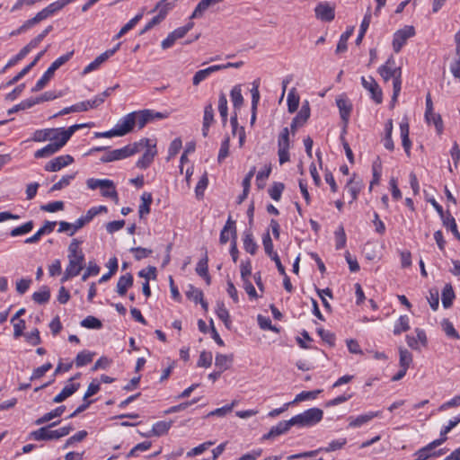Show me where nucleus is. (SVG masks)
I'll use <instances>...</instances> for the list:
<instances>
[{
  "label": "nucleus",
  "mask_w": 460,
  "mask_h": 460,
  "mask_svg": "<svg viewBox=\"0 0 460 460\" xmlns=\"http://www.w3.org/2000/svg\"><path fill=\"white\" fill-rule=\"evenodd\" d=\"M146 148L143 155L137 162V167L140 169H146L153 162L155 155L156 148L155 144H153L150 139H148V144H144L139 146V152Z\"/></svg>",
  "instance_id": "6e6552de"
},
{
  "label": "nucleus",
  "mask_w": 460,
  "mask_h": 460,
  "mask_svg": "<svg viewBox=\"0 0 460 460\" xmlns=\"http://www.w3.org/2000/svg\"><path fill=\"white\" fill-rule=\"evenodd\" d=\"M285 189V185L282 182H274L273 185L269 189V195L275 201H279L281 198V194Z\"/></svg>",
  "instance_id": "3c124183"
},
{
  "label": "nucleus",
  "mask_w": 460,
  "mask_h": 460,
  "mask_svg": "<svg viewBox=\"0 0 460 460\" xmlns=\"http://www.w3.org/2000/svg\"><path fill=\"white\" fill-rule=\"evenodd\" d=\"M75 0H58L56 2L51 3L47 7H45L49 13V14L51 16L56 12L63 9L66 5H67L70 3L75 2Z\"/></svg>",
  "instance_id": "603ef678"
},
{
  "label": "nucleus",
  "mask_w": 460,
  "mask_h": 460,
  "mask_svg": "<svg viewBox=\"0 0 460 460\" xmlns=\"http://www.w3.org/2000/svg\"><path fill=\"white\" fill-rule=\"evenodd\" d=\"M287 103H288V112L294 113L297 110L298 105H299V96L297 94H296L295 89H292L288 93Z\"/></svg>",
  "instance_id": "49530a36"
},
{
  "label": "nucleus",
  "mask_w": 460,
  "mask_h": 460,
  "mask_svg": "<svg viewBox=\"0 0 460 460\" xmlns=\"http://www.w3.org/2000/svg\"><path fill=\"white\" fill-rule=\"evenodd\" d=\"M230 234L232 237V240L236 241L237 239V232H236V226H235V221L231 218V217H228L225 226L221 230L219 242L221 244H226L229 239Z\"/></svg>",
  "instance_id": "412c9836"
},
{
  "label": "nucleus",
  "mask_w": 460,
  "mask_h": 460,
  "mask_svg": "<svg viewBox=\"0 0 460 460\" xmlns=\"http://www.w3.org/2000/svg\"><path fill=\"white\" fill-rule=\"evenodd\" d=\"M61 132L62 128L37 129L34 131L31 140L34 142L58 140L62 136Z\"/></svg>",
  "instance_id": "f8f14e48"
},
{
  "label": "nucleus",
  "mask_w": 460,
  "mask_h": 460,
  "mask_svg": "<svg viewBox=\"0 0 460 460\" xmlns=\"http://www.w3.org/2000/svg\"><path fill=\"white\" fill-rule=\"evenodd\" d=\"M230 139L226 137L221 143V146L217 155L218 163H222L229 155Z\"/></svg>",
  "instance_id": "e2e57ef3"
},
{
  "label": "nucleus",
  "mask_w": 460,
  "mask_h": 460,
  "mask_svg": "<svg viewBox=\"0 0 460 460\" xmlns=\"http://www.w3.org/2000/svg\"><path fill=\"white\" fill-rule=\"evenodd\" d=\"M415 29L411 25H405L402 29L396 31L393 37V49L395 53H399L402 47L406 44L410 38L415 36Z\"/></svg>",
  "instance_id": "423d86ee"
},
{
  "label": "nucleus",
  "mask_w": 460,
  "mask_h": 460,
  "mask_svg": "<svg viewBox=\"0 0 460 460\" xmlns=\"http://www.w3.org/2000/svg\"><path fill=\"white\" fill-rule=\"evenodd\" d=\"M31 51L28 49V48L25 46L23 47L17 55H15L13 58H12L5 66L4 67V71L9 67L13 66L16 65L19 61L23 59Z\"/></svg>",
  "instance_id": "13d9d810"
},
{
  "label": "nucleus",
  "mask_w": 460,
  "mask_h": 460,
  "mask_svg": "<svg viewBox=\"0 0 460 460\" xmlns=\"http://www.w3.org/2000/svg\"><path fill=\"white\" fill-rule=\"evenodd\" d=\"M230 98L235 110H239L243 104V97L242 95V85H234L230 92Z\"/></svg>",
  "instance_id": "7c9ffc66"
},
{
  "label": "nucleus",
  "mask_w": 460,
  "mask_h": 460,
  "mask_svg": "<svg viewBox=\"0 0 460 460\" xmlns=\"http://www.w3.org/2000/svg\"><path fill=\"white\" fill-rule=\"evenodd\" d=\"M75 173L64 175L58 182L53 184L50 188V191L60 190L66 187H67L71 181L75 179Z\"/></svg>",
  "instance_id": "09e8293b"
},
{
  "label": "nucleus",
  "mask_w": 460,
  "mask_h": 460,
  "mask_svg": "<svg viewBox=\"0 0 460 460\" xmlns=\"http://www.w3.org/2000/svg\"><path fill=\"white\" fill-rule=\"evenodd\" d=\"M208 258L207 252L204 257L198 262L196 266V272L199 276L203 277L207 276L208 273Z\"/></svg>",
  "instance_id": "338daca9"
},
{
  "label": "nucleus",
  "mask_w": 460,
  "mask_h": 460,
  "mask_svg": "<svg viewBox=\"0 0 460 460\" xmlns=\"http://www.w3.org/2000/svg\"><path fill=\"white\" fill-rule=\"evenodd\" d=\"M212 353L209 351H202L198 360V367H209L212 364Z\"/></svg>",
  "instance_id": "774afa93"
},
{
  "label": "nucleus",
  "mask_w": 460,
  "mask_h": 460,
  "mask_svg": "<svg viewBox=\"0 0 460 460\" xmlns=\"http://www.w3.org/2000/svg\"><path fill=\"white\" fill-rule=\"evenodd\" d=\"M336 104L339 108L341 119L346 126L352 111V103L345 95H341L336 99Z\"/></svg>",
  "instance_id": "aec40b11"
},
{
  "label": "nucleus",
  "mask_w": 460,
  "mask_h": 460,
  "mask_svg": "<svg viewBox=\"0 0 460 460\" xmlns=\"http://www.w3.org/2000/svg\"><path fill=\"white\" fill-rule=\"evenodd\" d=\"M410 329V321L407 315H401L394 323V334L399 335Z\"/></svg>",
  "instance_id": "a19ab883"
},
{
  "label": "nucleus",
  "mask_w": 460,
  "mask_h": 460,
  "mask_svg": "<svg viewBox=\"0 0 460 460\" xmlns=\"http://www.w3.org/2000/svg\"><path fill=\"white\" fill-rule=\"evenodd\" d=\"M314 13L318 20L330 22L335 17V6L328 2H321L314 8Z\"/></svg>",
  "instance_id": "9b49d317"
},
{
  "label": "nucleus",
  "mask_w": 460,
  "mask_h": 460,
  "mask_svg": "<svg viewBox=\"0 0 460 460\" xmlns=\"http://www.w3.org/2000/svg\"><path fill=\"white\" fill-rule=\"evenodd\" d=\"M425 119L428 124H433L435 126L438 134L443 132V121L439 114L431 112L430 116L425 115Z\"/></svg>",
  "instance_id": "c03bdc74"
},
{
  "label": "nucleus",
  "mask_w": 460,
  "mask_h": 460,
  "mask_svg": "<svg viewBox=\"0 0 460 460\" xmlns=\"http://www.w3.org/2000/svg\"><path fill=\"white\" fill-rule=\"evenodd\" d=\"M74 55V50L58 58L43 74V75L37 81L31 92H39L42 90L46 84L53 77L55 71L58 70L61 66L66 64Z\"/></svg>",
  "instance_id": "f03ea898"
},
{
  "label": "nucleus",
  "mask_w": 460,
  "mask_h": 460,
  "mask_svg": "<svg viewBox=\"0 0 460 460\" xmlns=\"http://www.w3.org/2000/svg\"><path fill=\"white\" fill-rule=\"evenodd\" d=\"M81 326L84 327V328H87V329H95V330H99L102 327V322L94 317V316H92V315H89L87 317H85L82 322H81Z\"/></svg>",
  "instance_id": "de8ad7c7"
},
{
  "label": "nucleus",
  "mask_w": 460,
  "mask_h": 460,
  "mask_svg": "<svg viewBox=\"0 0 460 460\" xmlns=\"http://www.w3.org/2000/svg\"><path fill=\"white\" fill-rule=\"evenodd\" d=\"M120 44H117L116 47L113 49H108L105 52L99 55L93 61H92L90 64H88L83 71L84 75L89 74L96 69L99 68V66L104 63L108 58H110L111 56H113L116 51L119 49Z\"/></svg>",
  "instance_id": "2eb2a0df"
},
{
  "label": "nucleus",
  "mask_w": 460,
  "mask_h": 460,
  "mask_svg": "<svg viewBox=\"0 0 460 460\" xmlns=\"http://www.w3.org/2000/svg\"><path fill=\"white\" fill-rule=\"evenodd\" d=\"M148 144V138H143L139 142L127 145L121 148L110 150L106 152L102 157L101 162L110 163L129 157L137 153H139V146Z\"/></svg>",
  "instance_id": "f257e3e1"
},
{
  "label": "nucleus",
  "mask_w": 460,
  "mask_h": 460,
  "mask_svg": "<svg viewBox=\"0 0 460 460\" xmlns=\"http://www.w3.org/2000/svg\"><path fill=\"white\" fill-rule=\"evenodd\" d=\"M415 332H416V337L407 335L406 341H407L408 346L411 349H415V350H420V349L419 346V342L422 346L425 347V346H427L428 340H427L426 332L424 330L416 328Z\"/></svg>",
  "instance_id": "4be33fe9"
},
{
  "label": "nucleus",
  "mask_w": 460,
  "mask_h": 460,
  "mask_svg": "<svg viewBox=\"0 0 460 460\" xmlns=\"http://www.w3.org/2000/svg\"><path fill=\"white\" fill-rule=\"evenodd\" d=\"M135 113H128L119 119L117 124L114 126V129L118 137H122L131 132L134 128V117Z\"/></svg>",
  "instance_id": "f3484780"
},
{
  "label": "nucleus",
  "mask_w": 460,
  "mask_h": 460,
  "mask_svg": "<svg viewBox=\"0 0 460 460\" xmlns=\"http://www.w3.org/2000/svg\"><path fill=\"white\" fill-rule=\"evenodd\" d=\"M67 143L66 139L62 136L59 137L58 140L50 141L49 144L45 146L44 147L37 150L34 153L35 158H45L49 157L55 153L58 152Z\"/></svg>",
  "instance_id": "9d476101"
},
{
  "label": "nucleus",
  "mask_w": 460,
  "mask_h": 460,
  "mask_svg": "<svg viewBox=\"0 0 460 460\" xmlns=\"http://www.w3.org/2000/svg\"><path fill=\"white\" fill-rule=\"evenodd\" d=\"M32 228H33V222L32 221H28L25 224H23V225H22V226H20L18 227L13 228L11 231L10 234L13 237L22 235V234L30 233L32 230Z\"/></svg>",
  "instance_id": "4d7b16f0"
},
{
  "label": "nucleus",
  "mask_w": 460,
  "mask_h": 460,
  "mask_svg": "<svg viewBox=\"0 0 460 460\" xmlns=\"http://www.w3.org/2000/svg\"><path fill=\"white\" fill-rule=\"evenodd\" d=\"M67 258L68 264L66 269L74 271L76 275H79L85 265L84 255H67Z\"/></svg>",
  "instance_id": "cd10ccee"
},
{
  "label": "nucleus",
  "mask_w": 460,
  "mask_h": 460,
  "mask_svg": "<svg viewBox=\"0 0 460 460\" xmlns=\"http://www.w3.org/2000/svg\"><path fill=\"white\" fill-rule=\"evenodd\" d=\"M381 411H369V412H367L365 414H361V415H358L357 417H349V426L350 428H359L361 427L362 425L369 422L370 420H372L374 418L376 417H379L381 416Z\"/></svg>",
  "instance_id": "5701e85b"
},
{
  "label": "nucleus",
  "mask_w": 460,
  "mask_h": 460,
  "mask_svg": "<svg viewBox=\"0 0 460 460\" xmlns=\"http://www.w3.org/2000/svg\"><path fill=\"white\" fill-rule=\"evenodd\" d=\"M232 361V356L218 353L216 355L215 365L220 369L219 371L224 372L230 367Z\"/></svg>",
  "instance_id": "f704fd0d"
},
{
  "label": "nucleus",
  "mask_w": 460,
  "mask_h": 460,
  "mask_svg": "<svg viewBox=\"0 0 460 460\" xmlns=\"http://www.w3.org/2000/svg\"><path fill=\"white\" fill-rule=\"evenodd\" d=\"M141 201L142 203L139 206L138 213L139 217L142 218L150 212V206L153 201L151 193L144 192L141 196Z\"/></svg>",
  "instance_id": "72a5a7b5"
},
{
  "label": "nucleus",
  "mask_w": 460,
  "mask_h": 460,
  "mask_svg": "<svg viewBox=\"0 0 460 460\" xmlns=\"http://www.w3.org/2000/svg\"><path fill=\"white\" fill-rule=\"evenodd\" d=\"M74 163V158L70 155H59L58 157L53 158L49 161L45 166L44 170L47 172H58L62 168L71 164Z\"/></svg>",
  "instance_id": "4468645a"
},
{
  "label": "nucleus",
  "mask_w": 460,
  "mask_h": 460,
  "mask_svg": "<svg viewBox=\"0 0 460 460\" xmlns=\"http://www.w3.org/2000/svg\"><path fill=\"white\" fill-rule=\"evenodd\" d=\"M289 128H284L278 137V155L280 164H283L289 161Z\"/></svg>",
  "instance_id": "0eeeda50"
},
{
  "label": "nucleus",
  "mask_w": 460,
  "mask_h": 460,
  "mask_svg": "<svg viewBox=\"0 0 460 460\" xmlns=\"http://www.w3.org/2000/svg\"><path fill=\"white\" fill-rule=\"evenodd\" d=\"M215 444L214 441H207L204 442L198 447L192 448L191 450L187 452V457H193L195 456L201 455L203 452H205L207 449H208L211 446Z\"/></svg>",
  "instance_id": "052dcab7"
},
{
  "label": "nucleus",
  "mask_w": 460,
  "mask_h": 460,
  "mask_svg": "<svg viewBox=\"0 0 460 460\" xmlns=\"http://www.w3.org/2000/svg\"><path fill=\"white\" fill-rule=\"evenodd\" d=\"M455 298V293L450 284H447L442 291V305L445 308H448L452 305Z\"/></svg>",
  "instance_id": "ea45409f"
},
{
  "label": "nucleus",
  "mask_w": 460,
  "mask_h": 460,
  "mask_svg": "<svg viewBox=\"0 0 460 460\" xmlns=\"http://www.w3.org/2000/svg\"><path fill=\"white\" fill-rule=\"evenodd\" d=\"M218 111L222 119L223 125L225 126L227 122L228 108L227 99L224 93H220L218 97Z\"/></svg>",
  "instance_id": "e433bc0d"
},
{
  "label": "nucleus",
  "mask_w": 460,
  "mask_h": 460,
  "mask_svg": "<svg viewBox=\"0 0 460 460\" xmlns=\"http://www.w3.org/2000/svg\"><path fill=\"white\" fill-rule=\"evenodd\" d=\"M260 82L259 80H255L252 82V88L251 90L252 93V116H251V124H254L256 120V111L257 106L260 101V92H259Z\"/></svg>",
  "instance_id": "a878e982"
},
{
  "label": "nucleus",
  "mask_w": 460,
  "mask_h": 460,
  "mask_svg": "<svg viewBox=\"0 0 460 460\" xmlns=\"http://www.w3.org/2000/svg\"><path fill=\"white\" fill-rule=\"evenodd\" d=\"M292 426H294L292 422V419L288 420L279 421L276 426H273L270 431L263 436L264 439H269L281 434L286 433Z\"/></svg>",
  "instance_id": "b1692460"
},
{
  "label": "nucleus",
  "mask_w": 460,
  "mask_h": 460,
  "mask_svg": "<svg viewBox=\"0 0 460 460\" xmlns=\"http://www.w3.org/2000/svg\"><path fill=\"white\" fill-rule=\"evenodd\" d=\"M399 354H400V367L409 368L410 365L412 362V355L410 351H408L406 349L400 348L399 349Z\"/></svg>",
  "instance_id": "864d4df0"
},
{
  "label": "nucleus",
  "mask_w": 460,
  "mask_h": 460,
  "mask_svg": "<svg viewBox=\"0 0 460 460\" xmlns=\"http://www.w3.org/2000/svg\"><path fill=\"white\" fill-rule=\"evenodd\" d=\"M321 393V390L314 391H303L300 394H296L295 400L292 402L293 403L303 402L306 400H314L317 397V395Z\"/></svg>",
  "instance_id": "bf43d9fd"
},
{
  "label": "nucleus",
  "mask_w": 460,
  "mask_h": 460,
  "mask_svg": "<svg viewBox=\"0 0 460 460\" xmlns=\"http://www.w3.org/2000/svg\"><path fill=\"white\" fill-rule=\"evenodd\" d=\"M133 281V276L130 273L120 276L117 282V293L121 296H124L128 289L132 287Z\"/></svg>",
  "instance_id": "c85d7f7f"
},
{
  "label": "nucleus",
  "mask_w": 460,
  "mask_h": 460,
  "mask_svg": "<svg viewBox=\"0 0 460 460\" xmlns=\"http://www.w3.org/2000/svg\"><path fill=\"white\" fill-rule=\"evenodd\" d=\"M86 185L90 190L103 189L104 187L112 186V181L109 179L89 178Z\"/></svg>",
  "instance_id": "58836bf2"
},
{
  "label": "nucleus",
  "mask_w": 460,
  "mask_h": 460,
  "mask_svg": "<svg viewBox=\"0 0 460 460\" xmlns=\"http://www.w3.org/2000/svg\"><path fill=\"white\" fill-rule=\"evenodd\" d=\"M172 426V422L167 421H157L153 425L152 434L157 437L163 436L168 432Z\"/></svg>",
  "instance_id": "37998d69"
},
{
  "label": "nucleus",
  "mask_w": 460,
  "mask_h": 460,
  "mask_svg": "<svg viewBox=\"0 0 460 460\" xmlns=\"http://www.w3.org/2000/svg\"><path fill=\"white\" fill-rule=\"evenodd\" d=\"M310 117V107L308 102L302 105L296 116L293 119L290 125V131L293 135L296 134L297 128L303 126Z\"/></svg>",
  "instance_id": "6ab92c4d"
},
{
  "label": "nucleus",
  "mask_w": 460,
  "mask_h": 460,
  "mask_svg": "<svg viewBox=\"0 0 460 460\" xmlns=\"http://www.w3.org/2000/svg\"><path fill=\"white\" fill-rule=\"evenodd\" d=\"M378 73L385 82L393 78V87L395 86V83H399V85H402L401 67H388L387 66H381L378 68Z\"/></svg>",
  "instance_id": "dca6fc26"
},
{
  "label": "nucleus",
  "mask_w": 460,
  "mask_h": 460,
  "mask_svg": "<svg viewBox=\"0 0 460 460\" xmlns=\"http://www.w3.org/2000/svg\"><path fill=\"white\" fill-rule=\"evenodd\" d=\"M354 27H349L346 30L345 32H343L339 40V42L337 44L336 48V53H342L345 52L348 49L347 42L350 36L353 34Z\"/></svg>",
  "instance_id": "c9c22d12"
},
{
  "label": "nucleus",
  "mask_w": 460,
  "mask_h": 460,
  "mask_svg": "<svg viewBox=\"0 0 460 460\" xmlns=\"http://www.w3.org/2000/svg\"><path fill=\"white\" fill-rule=\"evenodd\" d=\"M79 383H69L66 385L61 392L54 397L53 402L56 403L62 402L66 398L74 394L79 389Z\"/></svg>",
  "instance_id": "393cba45"
},
{
  "label": "nucleus",
  "mask_w": 460,
  "mask_h": 460,
  "mask_svg": "<svg viewBox=\"0 0 460 460\" xmlns=\"http://www.w3.org/2000/svg\"><path fill=\"white\" fill-rule=\"evenodd\" d=\"M217 316L224 323L227 329L231 328L230 314L223 302H217L216 307Z\"/></svg>",
  "instance_id": "2f4dec72"
},
{
  "label": "nucleus",
  "mask_w": 460,
  "mask_h": 460,
  "mask_svg": "<svg viewBox=\"0 0 460 460\" xmlns=\"http://www.w3.org/2000/svg\"><path fill=\"white\" fill-rule=\"evenodd\" d=\"M243 248L252 255H254L257 252L258 245L253 239V235L251 232H245L243 237Z\"/></svg>",
  "instance_id": "4c0bfd02"
},
{
  "label": "nucleus",
  "mask_w": 460,
  "mask_h": 460,
  "mask_svg": "<svg viewBox=\"0 0 460 460\" xmlns=\"http://www.w3.org/2000/svg\"><path fill=\"white\" fill-rule=\"evenodd\" d=\"M323 411L319 408H311L292 417L294 426L297 427H312L323 420Z\"/></svg>",
  "instance_id": "7ed1b4c3"
},
{
  "label": "nucleus",
  "mask_w": 460,
  "mask_h": 460,
  "mask_svg": "<svg viewBox=\"0 0 460 460\" xmlns=\"http://www.w3.org/2000/svg\"><path fill=\"white\" fill-rule=\"evenodd\" d=\"M49 298L50 293L47 288H44L40 291L34 292L32 295V299L38 304H45L49 300Z\"/></svg>",
  "instance_id": "680f3d73"
},
{
  "label": "nucleus",
  "mask_w": 460,
  "mask_h": 460,
  "mask_svg": "<svg viewBox=\"0 0 460 460\" xmlns=\"http://www.w3.org/2000/svg\"><path fill=\"white\" fill-rule=\"evenodd\" d=\"M175 6V2L171 0H161L155 5V11H158V14L163 20L165 19L167 13Z\"/></svg>",
  "instance_id": "473e14b6"
},
{
  "label": "nucleus",
  "mask_w": 460,
  "mask_h": 460,
  "mask_svg": "<svg viewBox=\"0 0 460 460\" xmlns=\"http://www.w3.org/2000/svg\"><path fill=\"white\" fill-rule=\"evenodd\" d=\"M59 421L53 422L48 426L42 427L37 430H33L30 433V438L36 441L43 440H54L58 439V434L56 429H51V427L56 426Z\"/></svg>",
  "instance_id": "ddd939ff"
},
{
  "label": "nucleus",
  "mask_w": 460,
  "mask_h": 460,
  "mask_svg": "<svg viewBox=\"0 0 460 460\" xmlns=\"http://www.w3.org/2000/svg\"><path fill=\"white\" fill-rule=\"evenodd\" d=\"M58 224V233H66L69 236H73L79 229L83 228L86 222L84 217H81L76 219L74 223H68L66 221H60Z\"/></svg>",
  "instance_id": "a211bd4d"
},
{
  "label": "nucleus",
  "mask_w": 460,
  "mask_h": 460,
  "mask_svg": "<svg viewBox=\"0 0 460 460\" xmlns=\"http://www.w3.org/2000/svg\"><path fill=\"white\" fill-rule=\"evenodd\" d=\"M442 329L446 335L449 338L458 340L460 338L457 331L455 329L453 323L448 320H444L441 323Z\"/></svg>",
  "instance_id": "6e6d98bb"
},
{
  "label": "nucleus",
  "mask_w": 460,
  "mask_h": 460,
  "mask_svg": "<svg viewBox=\"0 0 460 460\" xmlns=\"http://www.w3.org/2000/svg\"><path fill=\"white\" fill-rule=\"evenodd\" d=\"M347 444V438H342L336 440L331 441L327 447H319L318 449L307 451L300 454H296L289 456L288 457V460L302 458V457H312L315 456L320 452H332L339 449H341Z\"/></svg>",
  "instance_id": "39448f33"
},
{
  "label": "nucleus",
  "mask_w": 460,
  "mask_h": 460,
  "mask_svg": "<svg viewBox=\"0 0 460 460\" xmlns=\"http://www.w3.org/2000/svg\"><path fill=\"white\" fill-rule=\"evenodd\" d=\"M93 357V354L89 351L84 350L79 352L75 358L76 367H81L89 364L90 362H92Z\"/></svg>",
  "instance_id": "8fccbe9b"
},
{
  "label": "nucleus",
  "mask_w": 460,
  "mask_h": 460,
  "mask_svg": "<svg viewBox=\"0 0 460 460\" xmlns=\"http://www.w3.org/2000/svg\"><path fill=\"white\" fill-rule=\"evenodd\" d=\"M362 86L369 92L371 99L376 103L380 104L383 102V92L376 81L372 77H361Z\"/></svg>",
  "instance_id": "1a4fd4ad"
},
{
  "label": "nucleus",
  "mask_w": 460,
  "mask_h": 460,
  "mask_svg": "<svg viewBox=\"0 0 460 460\" xmlns=\"http://www.w3.org/2000/svg\"><path fill=\"white\" fill-rule=\"evenodd\" d=\"M65 410H66V406H64V405L58 406L56 409L52 410L51 411L44 414L42 417L37 419L35 420V424L41 425L43 423L50 421L51 420H53L55 418L60 417L64 413Z\"/></svg>",
  "instance_id": "c756f323"
},
{
  "label": "nucleus",
  "mask_w": 460,
  "mask_h": 460,
  "mask_svg": "<svg viewBox=\"0 0 460 460\" xmlns=\"http://www.w3.org/2000/svg\"><path fill=\"white\" fill-rule=\"evenodd\" d=\"M223 1L224 0H201L195 7L190 19H197L202 17L204 12L210 6L222 3Z\"/></svg>",
  "instance_id": "bb28decb"
},
{
  "label": "nucleus",
  "mask_w": 460,
  "mask_h": 460,
  "mask_svg": "<svg viewBox=\"0 0 460 460\" xmlns=\"http://www.w3.org/2000/svg\"><path fill=\"white\" fill-rule=\"evenodd\" d=\"M262 244H263V247H264L266 254L270 258L272 257L273 254H278L273 250V243H272V240H271V237H270L269 232L263 234V236H262Z\"/></svg>",
  "instance_id": "69168bd1"
},
{
  "label": "nucleus",
  "mask_w": 460,
  "mask_h": 460,
  "mask_svg": "<svg viewBox=\"0 0 460 460\" xmlns=\"http://www.w3.org/2000/svg\"><path fill=\"white\" fill-rule=\"evenodd\" d=\"M208 184V178L207 172H205L202 177L199 179V182L197 183V186L195 188V192L197 198H202L204 195V191Z\"/></svg>",
  "instance_id": "0e129e2a"
},
{
  "label": "nucleus",
  "mask_w": 460,
  "mask_h": 460,
  "mask_svg": "<svg viewBox=\"0 0 460 460\" xmlns=\"http://www.w3.org/2000/svg\"><path fill=\"white\" fill-rule=\"evenodd\" d=\"M143 14L138 13L134 18H132L130 21H128L119 31V33L116 35L117 39H119L124 34H126L128 31H129L131 29L134 28V26L141 20Z\"/></svg>",
  "instance_id": "5fc2aeb1"
},
{
  "label": "nucleus",
  "mask_w": 460,
  "mask_h": 460,
  "mask_svg": "<svg viewBox=\"0 0 460 460\" xmlns=\"http://www.w3.org/2000/svg\"><path fill=\"white\" fill-rule=\"evenodd\" d=\"M446 440L447 438H440L430 442L426 447H421L414 454L416 456L414 460H428L430 457H438L444 455L446 452L445 449H439L438 451H435V449Z\"/></svg>",
  "instance_id": "20e7f679"
},
{
  "label": "nucleus",
  "mask_w": 460,
  "mask_h": 460,
  "mask_svg": "<svg viewBox=\"0 0 460 460\" xmlns=\"http://www.w3.org/2000/svg\"><path fill=\"white\" fill-rule=\"evenodd\" d=\"M134 114V127L137 126L139 129L143 128L147 123H149V119L146 115V110L133 111Z\"/></svg>",
  "instance_id": "79ce46f5"
},
{
  "label": "nucleus",
  "mask_w": 460,
  "mask_h": 460,
  "mask_svg": "<svg viewBox=\"0 0 460 460\" xmlns=\"http://www.w3.org/2000/svg\"><path fill=\"white\" fill-rule=\"evenodd\" d=\"M444 226H446L447 229H449L455 237H456L458 240H460V233L457 230V226L456 223L455 218L452 217L450 213H447V215L442 219Z\"/></svg>",
  "instance_id": "a18cd8bd"
}]
</instances>
